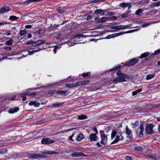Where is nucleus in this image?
<instances>
[{"label":"nucleus","instance_id":"obj_19","mask_svg":"<svg viewBox=\"0 0 160 160\" xmlns=\"http://www.w3.org/2000/svg\"><path fill=\"white\" fill-rule=\"evenodd\" d=\"M67 92L66 91H58L56 92L57 93L60 94L62 95H66Z\"/></svg>","mask_w":160,"mask_h":160},{"label":"nucleus","instance_id":"obj_10","mask_svg":"<svg viewBox=\"0 0 160 160\" xmlns=\"http://www.w3.org/2000/svg\"><path fill=\"white\" fill-rule=\"evenodd\" d=\"M98 138L96 133H92L90 135L89 139L91 141H95Z\"/></svg>","mask_w":160,"mask_h":160},{"label":"nucleus","instance_id":"obj_32","mask_svg":"<svg viewBox=\"0 0 160 160\" xmlns=\"http://www.w3.org/2000/svg\"><path fill=\"white\" fill-rule=\"evenodd\" d=\"M106 12V11L104 10H100V9H98L95 10L94 11V13L96 14L102 12Z\"/></svg>","mask_w":160,"mask_h":160},{"label":"nucleus","instance_id":"obj_24","mask_svg":"<svg viewBox=\"0 0 160 160\" xmlns=\"http://www.w3.org/2000/svg\"><path fill=\"white\" fill-rule=\"evenodd\" d=\"M74 84V87H77L81 86H82V81H80L77 82L76 83Z\"/></svg>","mask_w":160,"mask_h":160},{"label":"nucleus","instance_id":"obj_59","mask_svg":"<svg viewBox=\"0 0 160 160\" xmlns=\"http://www.w3.org/2000/svg\"><path fill=\"white\" fill-rule=\"evenodd\" d=\"M36 95V92H33L31 93H30L29 96H34Z\"/></svg>","mask_w":160,"mask_h":160},{"label":"nucleus","instance_id":"obj_40","mask_svg":"<svg viewBox=\"0 0 160 160\" xmlns=\"http://www.w3.org/2000/svg\"><path fill=\"white\" fill-rule=\"evenodd\" d=\"M57 10L60 13H62L64 11V10H62L61 9V8L60 7H58Z\"/></svg>","mask_w":160,"mask_h":160},{"label":"nucleus","instance_id":"obj_26","mask_svg":"<svg viewBox=\"0 0 160 160\" xmlns=\"http://www.w3.org/2000/svg\"><path fill=\"white\" fill-rule=\"evenodd\" d=\"M120 136L118 135H117L116 137V138L115 140L111 144H113L114 143H117L119 140V138Z\"/></svg>","mask_w":160,"mask_h":160},{"label":"nucleus","instance_id":"obj_7","mask_svg":"<svg viewBox=\"0 0 160 160\" xmlns=\"http://www.w3.org/2000/svg\"><path fill=\"white\" fill-rule=\"evenodd\" d=\"M100 138L101 139L100 143L103 144H106L108 141V138L107 136L104 134H101L100 135Z\"/></svg>","mask_w":160,"mask_h":160},{"label":"nucleus","instance_id":"obj_54","mask_svg":"<svg viewBox=\"0 0 160 160\" xmlns=\"http://www.w3.org/2000/svg\"><path fill=\"white\" fill-rule=\"evenodd\" d=\"M154 5L155 6H160V3H159V2H156V3H154Z\"/></svg>","mask_w":160,"mask_h":160},{"label":"nucleus","instance_id":"obj_25","mask_svg":"<svg viewBox=\"0 0 160 160\" xmlns=\"http://www.w3.org/2000/svg\"><path fill=\"white\" fill-rule=\"evenodd\" d=\"M142 10L141 9H139L136 11L135 13L138 16H140L142 14Z\"/></svg>","mask_w":160,"mask_h":160},{"label":"nucleus","instance_id":"obj_37","mask_svg":"<svg viewBox=\"0 0 160 160\" xmlns=\"http://www.w3.org/2000/svg\"><path fill=\"white\" fill-rule=\"evenodd\" d=\"M36 42L37 43V44H38V45H39L43 43H45V41L41 40H40Z\"/></svg>","mask_w":160,"mask_h":160},{"label":"nucleus","instance_id":"obj_1","mask_svg":"<svg viewBox=\"0 0 160 160\" xmlns=\"http://www.w3.org/2000/svg\"><path fill=\"white\" fill-rule=\"evenodd\" d=\"M28 156L29 158H32L33 159H38L39 158H45L47 156L41 154L40 153H29L28 154Z\"/></svg>","mask_w":160,"mask_h":160},{"label":"nucleus","instance_id":"obj_43","mask_svg":"<svg viewBox=\"0 0 160 160\" xmlns=\"http://www.w3.org/2000/svg\"><path fill=\"white\" fill-rule=\"evenodd\" d=\"M29 94H30V93H29V92H26L25 93H23L21 94V97H22L23 95H24L25 96H27V95H29Z\"/></svg>","mask_w":160,"mask_h":160},{"label":"nucleus","instance_id":"obj_6","mask_svg":"<svg viewBox=\"0 0 160 160\" xmlns=\"http://www.w3.org/2000/svg\"><path fill=\"white\" fill-rule=\"evenodd\" d=\"M40 152L42 154L51 155L53 154H59L60 153L58 152L54 151H51L48 150H45L43 151H41Z\"/></svg>","mask_w":160,"mask_h":160},{"label":"nucleus","instance_id":"obj_8","mask_svg":"<svg viewBox=\"0 0 160 160\" xmlns=\"http://www.w3.org/2000/svg\"><path fill=\"white\" fill-rule=\"evenodd\" d=\"M72 156L73 157H77L81 156L86 157L87 155L81 152H75L71 154Z\"/></svg>","mask_w":160,"mask_h":160},{"label":"nucleus","instance_id":"obj_63","mask_svg":"<svg viewBox=\"0 0 160 160\" xmlns=\"http://www.w3.org/2000/svg\"><path fill=\"white\" fill-rule=\"evenodd\" d=\"M43 32V31L41 29L38 30V33L40 34H42Z\"/></svg>","mask_w":160,"mask_h":160},{"label":"nucleus","instance_id":"obj_42","mask_svg":"<svg viewBox=\"0 0 160 160\" xmlns=\"http://www.w3.org/2000/svg\"><path fill=\"white\" fill-rule=\"evenodd\" d=\"M26 33V30H23L20 31L19 33L21 35H23L24 34Z\"/></svg>","mask_w":160,"mask_h":160},{"label":"nucleus","instance_id":"obj_53","mask_svg":"<svg viewBox=\"0 0 160 160\" xmlns=\"http://www.w3.org/2000/svg\"><path fill=\"white\" fill-rule=\"evenodd\" d=\"M37 45H38L37 44V43L36 42H34L33 41V43H32V46H36Z\"/></svg>","mask_w":160,"mask_h":160},{"label":"nucleus","instance_id":"obj_34","mask_svg":"<svg viewBox=\"0 0 160 160\" xmlns=\"http://www.w3.org/2000/svg\"><path fill=\"white\" fill-rule=\"evenodd\" d=\"M149 55V53H144L143 54H142L140 56V58H144L148 56Z\"/></svg>","mask_w":160,"mask_h":160},{"label":"nucleus","instance_id":"obj_17","mask_svg":"<svg viewBox=\"0 0 160 160\" xmlns=\"http://www.w3.org/2000/svg\"><path fill=\"white\" fill-rule=\"evenodd\" d=\"M126 133L128 135H131L132 133V131L128 128L127 126L126 127Z\"/></svg>","mask_w":160,"mask_h":160},{"label":"nucleus","instance_id":"obj_39","mask_svg":"<svg viewBox=\"0 0 160 160\" xmlns=\"http://www.w3.org/2000/svg\"><path fill=\"white\" fill-rule=\"evenodd\" d=\"M90 72H88L86 73H84L82 74V76L83 77H88L90 75Z\"/></svg>","mask_w":160,"mask_h":160},{"label":"nucleus","instance_id":"obj_48","mask_svg":"<svg viewBox=\"0 0 160 160\" xmlns=\"http://www.w3.org/2000/svg\"><path fill=\"white\" fill-rule=\"evenodd\" d=\"M120 67H114L113 68H112V69H111V71H114V70L117 69L118 68H119Z\"/></svg>","mask_w":160,"mask_h":160},{"label":"nucleus","instance_id":"obj_2","mask_svg":"<svg viewBox=\"0 0 160 160\" xmlns=\"http://www.w3.org/2000/svg\"><path fill=\"white\" fill-rule=\"evenodd\" d=\"M153 128V125L152 124L148 125L145 128V131L147 134L149 135L154 133V131L152 129Z\"/></svg>","mask_w":160,"mask_h":160},{"label":"nucleus","instance_id":"obj_13","mask_svg":"<svg viewBox=\"0 0 160 160\" xmlns=\"http://www.w3.org/2000/svg\"><path fill=\"white\" fill-rule=\"evenodd\" d=\"M9 10V7L5 6L0 9V13H2L5 12H7Z\"/></svg>","mask_w":160,"mask_h":160},{"label":"nucleus","instance_id":"obj_30","mask_svg":"<svg viewBox=\"0 0 160 160\" xmlns=\"http://www.w3.org/2000/svg\"><path fill=\"white\" fill-rule=\"evenodd\" d=\"M127 32V31L126 32H119V33H114V35H115L114 36H113L112 37H115L117 36H118L122 35L124 33H128V32Z\"/></svg>","mask_w":160,"mask_h":160},{"label":"nucleus","instance_id":"obj_33","mask_svg":"<svg viewBox=\"0 0 160 160\" xmlns=\"http://www.w3.org/2000/svg\"><path fill=\"white\" fill-rule=\"evenodd\" d=\"M154 76V74H151L148 75L146 78V79L147 80L150 79H152V78H153Z\"/></svg>","mask_w":160,"mask_h":160},{"label":"nucleus","instance_id":"obj_61","mask_svg":"<svg viewBox=\"0 0 160 160\" xmlns=\"http://www.w3.org/2000/svg\"><path fill=\"white\" fill-rule=\"evenodd\" d=\"M22 98V100L23 101H25L26 99V97L24 95H23Z\"/></svg>","mask_w":160,"mask_h":160},{"label":"nucleus","instance_id":"obj_11","mask_svg":"<svg viewBox=\"0 0 160 160\" xmlns=\"http://www.w3.org/2000/svg\"><path fill=\"white\" fill-rule=\"evenodd\" d=\"M116 74L118 77H121L125 78H128L129 77L128 75L122 73L120 70L118 71Z\"/></svg>","mask_w":160,"mask_h":160},{"label":"nucleus","instance_id":"obj_9","mask_svg":"<svg viewBox=\"0 0 160 160\" xmlns=\"http://www.w3.org/2000/svg\"><path fill=\"white\" fill-rule=\"evenodd\" d=\"M125 81V78L121 77H118V78H116L113 81V83H116L118 82H123Z\"/></svg>","mask_w":160,"mask_h":160},{"label":"nucleus","instance_id":"obj_46","mask_svg":"<svg viewBox=\"0 0 160 160\" xmlns=\"http://www.w3.org/2000/svg\"><path fill=\"white\" fill-rule=\"evenodd\" d=\"M132 157L128 156H126L125 157V159L126 160H132Z\"/></svg>","mask_w":160,"mask_h":160},{"label":"nucleus","instance_id":"obj_62","mask_svg":"<svg viewBox=\"0 0 160 160\" xmlns=\"http://www.w3.org/2000/svg\"><path fill=\"white\" fill-rule=\"evenodd\" d=\"M117 19V18L116 16H114L111 18V19L112 20H115Z\"/></svg>","mask_w":160,"mask_h":160},{"label":"nucleus","instance_id":"obj_57","mask_svg":"<svg viewBox=\"0 0 160 160\" xmlns=\"http://www.w3.org/2000/svg\"><path fill=\"white\" fill-rule=\"evenodd\" d=\"M25 28H30L32 27L31 25H27L25 27Z\"/></svg>","mask_w":160,"mask_h":160},{"label":"nucleus","instance_id":"obj_60","mask_svg":"<svg viewBox=\"0 0 160 160\" xmlns=\"http://www.w3.org/2000/svg\"><path fill=\"white\" fill-rule=\"evenodd\" d=\"M138 92L137 91H134L132 92V94L133 96H134L136 95L138 93Z\"/></svg>","mask_w":160,"mask_h":160},{"label":"nucleus","instance_id":"obj_28","mask_svg":"<svg viewBox=\"0 0 160 160\" xmlns=\"http://www.w3.org/2000/svg\"><path fill=\"white\" fill-rule=\"evenodd\" d=\"M13 40L12 39H10L9 40L6 41L5 42V44L8 45H10L12 44Z\"/></svg>","mask_w":160,"mask_h":160},{"label":"nucleus","instance_id":"obj_50","mask_svg":"<svg viewBox=\"0 0 160 160\" xmlns=\"http://www.w3.org/2000/svg\"><path fill=\"white\" fill-rule=\"evenodd\" d=\"M114 35H114V34H113L111 35H109L106 38H107V39L110 38L111 37H112Z\"/></svg>","mask_w":160,"mask_h":160},{"label":"nucleus","instance_id":"obj_56","mask_svg":"<svg viewBox=\"0 0 160 160\" xmlns=\"http://www.w3.org/2000/svg\"><path fill=\"white\" fill-rule=\"evenodd\" d=\"M16 98V96H14L13 97L9 98V99L10 100H13L15 99Z\"/></svg>","mask_w":160,"mask_h":160},{"label":"nucleus","instance_id":"obj_16","mask_svg":"<svg viewBox=\"0 0 160 160\" xmlns=\"http://www.w3.org/2000/svg\"><path fill=\"white\" fill-rule=\"evenodd\" d=\"M134 149L137 151H142L144 149L140 146H138L134 147Z\"/></svg>","mask_w":160,"mask_h":160},{"label":"nucleus","instance_id":"obj_31","mask_svg":"<svg viewBox=\"0 0 160 160\" xmlns=\"http://www.w3.org/2000/svg\"><path fill=\"white\" fill-rule=\"evenodd\" d=\"M90 82V81L89 80H85L82 81V86L88 84Z\"/></svg>","mask_w":160,"mask_h":160},{"label":"nucleus","instance_id":"obj_18","mask_svg":"<svg viewBox=\"0 0 160 160\" xmlns=\"http://www.w3.org/2000/svg\"><path fill=\"white\" fill-rule=\"evenodd\" d=\"M143 128L144 127L143 126L142 124L140 126V128L138 130H140V131L139 133V135H143Z\"/></svg>","mask_w":160,"mask_h":160},{"label":"nucleus","instance_id":"obj_55","mask_svg":"<svg viewBox=\"0 0 160 160\" xmlns=\"http://www.w3.org/2000/svg\"><path fill=\"white\" fill-rule=\"evenodd\" d=\"M147 157L148 158H151L152 159H155V158H153V157L152 156H151V155H147Z\"/></svg>","mask_w":160,"mask_h":160},{"label":"nucleus","instance_id":"obj_4","mask_svg":"<svg viewBox=\"0 0 160 160\" xmlns=\"http://www.w3.org/2000/svg\"><path fill=\"white\" fill-rule=\"evenodd\" d=\"M138 61V59L134 58L127 62L125 63V65L127 66H131L137 63Z\"/></svg>","mask_w":160,"mask_h":160},{"label":"nucleus","instance_id":"obj_12","mask_svg":"<svg viewBox=\"0 0 160 160\" xmlns=\"http://www.w3.org/2000/svg\"><path fill=\"white\" fill-rule=\"evenodd\" d=\"M19 110V108L18 107H14L12 108H10L8 110V112L10 113H13L18 112Z\"/></svg>","mask_w":160,"mask_h":160},{"label":"nucleus","instance_id":"obj_47","mask_svg":"<svg viewBox=\"0 0 160 160\" xmlns=\"http://www.w3.org/2000/svg\"><path fill=\"white\" fill-rule=\"evenodd\" d=\"M39 48H38V50H35V51H30V52H29V54H32L33 53V52H37V51H39Z\"/></svg>","mask_w":160,"mask_h":160},{"label":"nucleus","instance_id":"obj_44","mask_svg":"<svg viewBox=\"0 0 160 160\" xmlns=\"http://www.w3.org/2000/svg\"><path fill=\"white\" fill-rule=\"evenodd\" d=\"M7 150H6L5 149H3L1 150H0V153L1 154H3L4 153H5L7 152Z\"/></svg>","mask_w":160,"mask_h":160},{"label":"nucleus","instance_id":"obj_45","mask_svg":"<svg viewBox=\"0 0 160 160\" xmlns=\"http://www.w3.org/2000/svg\"><path fill=\"white\" fill-rule=\"evenodd\" d=\"M128 16V14L127 13H124L122 15V17L123 18H126Z\"/></svg>","mask_w":160,"mask_h":160},{"label":"nucleus","instance_id":"obj_36","mask_svg":"<svg viewBox=\"0 0 160 160\" xmlns=\"http://www.w3.org/2000/svg\"><path fill=\"white\" fill-rule=\"evenodd\" d=\"M65 86L68 88H74V84L72 83L66 84Z\"/></svg>","mask_w":160,"mask_h":160},{"label":"nucleus","instance_id":"obj_23","mask_svg":"<svg viewBox=\"0 0 160 160\" xmlns=\"http://www.w3.org/2000/svg\"><path fill=\"white\" fill-rule=\"evenodd\" d=\"M74 84V87H77L81 86H82V81H80L77 82L76 83Z\"/></svg>","mask_w":160,"mask_h":160},{"label":"nucleus","instance_id":"obj_35","mask_svg":"<svg viewBox=\"0 0 160 160\" xmlns=\"http://www.w3.org/2000/svg\"><path fill=\"white\" fill-rule=\"evenodd\" d=\"M117 133V132L115 130H113L112 132L111 135V137L112 138H113L115 135H116Z\"/></svg>","mask_w":160,"mask_h":160},{"label":"nucleus","instance_id":"obj_49","mask_svg":"<svg viewBox=\"0 0 160 160\" xmlns=\"http://www.w3.org/2000/svg\"><path fill=\"white\" fill-rule=\"evenodd\" d=\"M138 30H139V29H134V30H130V31H127V32H128V33H129L132 32H134L137 31H138Z\"/></svg>","mask_w":160,"mask_h":160},{"label":"nucleus","instance_id":"obj_5","mask_svg":"<svg viewBox=\"0 0 160 160\" xmlns=\"http://www.w3.org/2000/svg\"><path fill=\"white\" fill-rule=\"evenodd\" d=\"M129 27V25H120L118 26H113L111 28L112 29H115L117 30H121L127 28Z\"/></svg>","mask_w":160,"mask_h":160},{"label":"nucleus","instance_id":"obj_64","mask_svg":"<svg viewBox=\"0 0 160 160\" xmlns=\"http://www.w3.org/2000/svg\"><path fill=\"white\" fill-rule=\"evenodd\" d=\"M33 43V41H30L27 42V44H32Z\"/></svg>","mask_w":160,"mask_h":160},{"label":"nucleus","instance_id":"obj_41","mask_svg":"<svg viewBox=\"0 0 160 160\" xmlns=\"http://www.w3.org/2000/svg\"><path fill=\"white\" fill-rule=\"evenodd\" d=\"M139 122L138 121H137L135 123H133L132 124L133 125V128H135L136 126L139 125Z\"/></svg>","mask_w":160,"mask_h":160},{"label":"nucleus","instance_id":"obj_52","mask_svg":"<svg viewBox=\"0 0 160 160\" xmlns=\"http://www.w3.org/2000/svg\"><path fill=\"white\" fill-rule=\"evenodd\" d=\"M150 24V23H147L145 24H144L142 25V26L143 27H146L149 25Z\"/></svg>","mask_w":160,"mask_h":160},{"label":"nucleus","instance_id":"obj_51","mask_svg":"<svg viewBox=\"0 0 160 160\" xmlns=\"http://www.w3.org/2000/svg\"><path fill=\"white\" fill-rule=\"evenodd\" d=\"M160 53V50H158L157 51H156L153 54H155V55H156V54H158V53Z\"/></svg>","mask_w":160,"mask_h":160},{"label":"nucleus","instance_id":"obj_58","mask_svg":"<svg viewBox=\"0 0 160 160\" xmlns=\"http://www.w3.org/2000/svg\"><path fill=\"white\" fill-rule=\"evenodd\" d=\"M4 48L5 49L9 51H10L11 49V47H5Z\"/></svg>","mask_w":160,"mask_h":160},{"label":"nucleus","instance_id":"obj_38","mask_svg":"<svg viewBox=\"0 0 160 160\" xmlns=\"http://www.w3.org/2000/svg\"><path fill=\"white\" fill-rule=\"evenodd\" d=\"M129 5V3H122L120 4L121 7H126Z\"/></svg>","mask_w":160,"mask_h":160},{"label":"nucleus","instance_id":"obj_21","mask_svg":"<svg viewBox=\"0 0 160 160\" xmlns=\"http://www.w3.org/2000/svg\"><path fill=\"white\" fill-rule=\"evenodd\" d=\"M63 104V103H57L53 104L52 105V107H53L57 108L62 105Z\"/></svg>","mask_w":160,"mask_h":160},{"label":"nucleus","instance_id":"obj_27","mask_svg":"<svg viewBox=\"0 0 160 160\" xmlns=\"http://www.w3.org/2000/svg\"><path fill=\"white\" fill-rule=\"evenodd\" d=\"M19 18V17H17L14 16H11L10 17L9 19L10 20H16Z\"/></svg>","mask_w":160,"mask_h":160},{"label":"nucleus","instance_id":"obj_15","mask_svg":"<svg viewBox=\"0 0 160 160\" xmlns=\"http://www.w3.org/2000/svg\"><path fill=\"white\" fill-rule=\"evenodd\" d=\"M29 104L30 105H34V107H38L40 105L39 103L37 102L31 101L29 102Z\"/></svg>","mask_w":160,"mask_h":160},{"label":"nucleus","instance_id":"obj_20","mask_svg":"<svg viewBox=\"0 0 160 160\" xmlns=\"http://www.w3.org/2000/svg\"><path fill=\"white\" fill-rule=\"evenodd\" d=\"M108 20V18L107 17H103L100 18L98 20L99 22H103Z\"/></svg>","mask_w":160,"mask_h":160},{"label":"nucleus","instance_id":"obj_29","mask_svg":"<svg viewBox=\"0 0 160 160\" xmlns=\"http://www.w3.org/2000/svg\"><path fill=\"white\" fill-rule=\"evenodd\" d=\"M127 32V31L126 32H119V33H114V35H115L114 36H113L112 37H115L117 36H118L122 35L124 33H128V32Z\"/></svg>","mask_w":160,"mask_h":160},{"label":"nucleus","instance_id":"obj_14","mask_svg":"<svg viewBox=\"0 0 160 160\" xmlns=\"http://www.w3.org/2000/svg\"><path fill=\"white\" fill-rule=\"evenodd\" d=\"M84 138V135L82 133H80L76 138V140L78 141H80Z\"/></svg>","mask_w":160,"mask_h":160},{"label":"nucleus","instance_id":"obj_3","mask_svg":"<svg viewBox=\"0 0 160 160\" xmlns=\"http://www.w3.org/2000/svg\"><path fill=\"white\" fill-rule=\"evenodd\" d=\"M41 142L42 144H49L53 143L55 141L49 138H43L42 139Z\"/></svg>","mask_w":160,"mask_h":160},{"label":"nucleus","instance_id":"obj_22","mask_svg":"<svg viewBox=\"0 0 160 160\" xmlns=\"http://www.w3.org/2000/svg\"><path fill=\"white\" fill-rule=\"evenodd\" d=\"M87 118V116L84 115H81L78 117V119L80 120H82L86 119Z\"/></svg>","mask_w":160,"mask_h":160}]
</instances>
